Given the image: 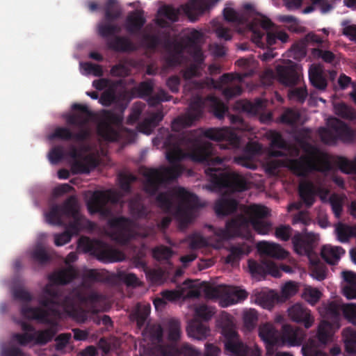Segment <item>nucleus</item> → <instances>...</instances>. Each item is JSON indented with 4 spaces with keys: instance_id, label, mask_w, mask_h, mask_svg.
Segmentation results:
<instances>
[{
    "instance_id": "52",
    "label": "nucleus",
    "mask_w": 356,
    "mask_h": 356,
    "mask_svg": "<svg viewBox=\"0 0 356 356\" xmlns=\"http://www.w3.org/2000/svg\"><path fill=\"white\" fill-rule=\"evenodd\" d=\"M181 323L179 320L172 318L168 323V339L170 341L177 342L181 338Z\"/></svg>"
},
{
    "instance_id": "23",
    "label": "nucleus",
    "mask_w": 356,
    "mask_h": 356,
    "mask_svg": "<svg viewBox=\"0 0 356 356\" xmlns=\"http://www.w3.org/2000/svg\"><path fill=\"white\" fill-rule=\"evenodd\" d=\"M321 192V188L316 186L311 181H304L300 183L298 193L303 203L307 207H312L316 196Z\"/></svg>"
},
{
    "instance_id": "10",
    "label": "nucleus",
    "mask_w": 356,
    "mask_h": 356,
    "mask_svg": "<svg viewBox=\"0 0 356 356\" xmlns=\"http://www.w3.org/2000/svg\"><path fill=\"white\" fill-rule=\"evenodd\" d=\"M122 122V118L120 115L112 111L104 110L101 113V119L97 126V134L106 141H117L119 134L112 125L119 126Z\"/></svg>"
},
{
    "instance_id": "56",
    "label": "nucleus",
    "mask_w": 356,
    "mask_h": 356,
    "mask_svg": "<svg viewBox=\"0 0 356 356\" xmlns=\"http://www.w3.org/2000/svg\"><path fill=\"white\" fill-rule=\"evenodd\" d=\"M337 163L341 172L346 174H356V157L353 160H349L341 156L338 158Z\"/></svg>"
},
{
    "instance_id": "19",
    "label": "nucleus",
    "mask_w": 356,
    "mask_h": 356,
    "mask_svg": "<svg viewBox=\"0 0 356 356\" xmlns=\"http://www.w3.org/2000/svg\"><path fill=\"white\" fill-rule=\"evenodd\" d=\"M278 81L285 86H293L298 83L300 75L298 65L290 62L286 65H277L275 69Z\"/></svg>"
},
{
    "instance_id": "32",
    "label": "nucleus",
    "mask_w": 356,
    "mask_h": 356,
    "mask_svg": "<svg viewBox=\"0 0 356 356\" xmlns=\"http://www.w3.org/2000/svg\"><path fill=\"white\" fill-rule=\"evenodd\" d=\"M237 207L236 200L222 197L215 202L214 211L218 216H225L235 212Z\"/></svg>"
},
{
    "instance_id": "24",
    "label": "nucleus",
    "mask_w": 356,
    "mask_h": 356,
    "mask_svg": "<svg viewBox=\"0 0 356 356\" xmlns=\"http://www.w3.org/2000/svg\"><path fill=\"white\" fill-rule=\"evenodd\" d=\"M225 350L230 356H260L257 351L248 347L240 339L225 341Z\"/></svg>"
},
{
    "instance_id": "60",
    "label": "nucleus",
    "mask_w": 356,
    "mask_h": 356,
    "mask_svg": "<svg viewBox=\"0 0 356 356\" xmlns=\"http://www.w3.org/2000/svg\"><path fill=\"white\" fill-rule=\"evenodd\" d=\"M243 320L244 326L249 330H253L258 321L257 312L254 309H250L243 312Z\"/></svg>"
},
{
    "instance_id": "6",
    "label": "nucleus",
    "mask_w": 356,
    "mask_h": 356,
    "mask_svg": "<svg viewBox=\"0 0 356 356\" xmlns=\"http://www.w3.org/2000/svg\"><path fill=\"white\" fill-rule=\"evenodd\" d=\"M78 246L84 252L90 254L104 263H113L124 259V254L120 250L110 248L100 240L81 236L79 239Z\"/></svg>"
},
{
    "instance_id": "12",
    "label": "nucleus",
    "mask_w": 356,
    "mask_h": 356,
    "mask_svg": "<svg viewBox=\"0 0 356 356\" xmlns=\"http://www.w3.org/2000/svg\"><path fill=\"white\" fill-rule=\"evenodd\" d=\"M108 224L113 229V238L121 245L128 244L136 236L133 222L128 218L113 217L108 220Z\"/></svg>"
},
{
    "instance_id": "64",
    "label": "nucleus",
    "mask_w": 356,
    "mask_h": 356,
    "mask_svg": "<svg viewBox=\"0 0 356 356\" xmlns=\"http://www.w3.org/2000/svg\"><path fill=\"white\" fill-rule=\"evenodd\" d=\"M312 54L314 58H321L327 63H333L335 60V54L328 50H323L320 48H314L312 50Z\"/></svg>"
},
{
    "instance_id": "28",
    "label": "nucleus",
    "mask_w": 356,
    "mask_h": 356,
    "mask_svg": "<svg viewBox=\"0 0 356 356\" xmlns=\"http://www.w3.org/2000/svg\"><path fill=\"white\" fill-rule=\"evenodd\" d=\"M257 248L261 254L269 257L285 259L288 256V252L279 244L263 241L258 243Z\"/></svg>"
},
{
    "instance_id": "38",
    "label": "nucleus",
    "mask_w": 356,
    "mask_h": 356,
    "mask_svg": "<svg viewBox=\"0 0 356 356\" xmlns=\"http://www.w3.org/2000/svg\"><path fill=\"white\" fill-rule=\"evenodd\" d=\"M309 79L313 87L325 90L327 86V81L324 76L322 69L319 67H314L309 70Z\"/></svg>"
},
{
    "instance_id": "58",
    "label": "nucleus",
    "mask_w": 356,
    "mask_h": 356,
    "mask_svg": "<svg viewBox=\"0 0 356 356\" xmlns=\"http://www.w3.org/2000/svg\"><path fill=\"white\" fill-rule=\"evenodd\" d=\"M214 313L212 307L204 304L200 305L195 307V318L200 321H208L212 318Z\"/></svg>"
},
{
    "instance_id": "34",
    "label": "nucleus",
    "mask_w": 356,
    "mask_h": 356,
    "mask_svg": "<svg viewBox=\"0 0 356 356\" xmlns=\"http://www.w3.org/2000/svg\"><path fill=\"white\" fill-rule=\"evenodd\" d=\"M145 22L142 11H134L127 17V30L131 34H136L141 30Z\"/></svg>"
},
{
    "instance_id": "46",
    "label": "nucleus",
    "mask_w": 356,
    "mask_h": 356,
    "mask_svg": "<svg viewBox=\"0 0 356 356\" xmlns=\"http://www.w3.org/2000/svg\"><path fill=\"white\" fill-rule=\"evenodd\" d=\"M246 223V220L242 217L228 221L225 226V234L228 236H238L242 227L245 226Z\"/></svg>"
},
{
    "instance_id": "51",
    "label": "nucleus",
    "mask_w": 356,
    "mask_h": 356,
    "mask_svg": "<svg viewBox=\"0 0 356 356\" xmlns=\"http://www.w3.org/2000/svg\"><path fill=\"white\" fill-rule=\"evenodd\" d=\"M248 214L249 216L250 222L252 224L255 221L264 220L268 214V210L267 207L261 205L250 206Z\"/></svg>"
},
{
    "instance_id": "39",
    "label": "nucleus",
    "mask_w": 356,
    "mask_h": 356,
    "mask_svg": "<svg viewBox=\"0 0 356 356\" xmlns=\"http://www.w3.org/2000/svg\"><path fill=\"white\" fill-rule=\"evenodd\" d=\"M316 337L321 346H325L331 341L332 338V324L326 321H321L318 327Z\"/></svg>"
},
{
    "instance_id": "31",
    "label": "nucleus",
    "mask_w": 356,
    "mask_h": 356,
    "mask_svg": "<svg viewBox=\"0 0 356 356\" xmlns=\"http://www.w3.org/2000/svg\"><path fill=\"white\" fill-rule=\"evenodd\" d=\"M229 253L225 259L227 264L235 266L244 255L248 254L251 252V248L245 243H238L230 247Z\"/></svg>"
},
{
    "instance_id": "45",
    "label": "nucleus",
    "mask_w": 356,
    "mask_h": 356,
    "mask_svg": "<svg viewBox=\"0 0 356 356\" xmlns=\"http://www.w3.org/2000/svg\"><path fill=\"white\" fill-rule=\"evenodd\" d=\"M182 6L181 5L179 8H176L171 5H165L159 8V13L170 22H175L179 20L181 13L186 15L181 8Z\"/></svg>"
},
{
    "instance_id": "4",
    "label": "nucleus",
    "mask_w": 356,
    "mask_h": 356,
    "mask_svg": "<svg viewBox=\"0 0 356 356\" xmlns=\"http://www.w3.org/2000/svg\"><path fill=\"white\" fill-rule=\"evenodd\" d=\"M302 149L306 154L290 159L288 168L296 176L307 177L313 172H325L331 170V164L315 146L305 143Z\"/></svg>"
},
{
    "instance_id": "37",
    "label": "nucleus",
    "mask_w": 356,
    "mask_h": 356,
    "mask_svg": "<svg viewBox=\"0 0 356 356\" xmlns=\"http://www.w3.org/2000/svg\"><path fill=\"white\" fill-rule=\"evenodd\" d=\"M345 254V250L339 246L324 245L322 248L321 257L329 264L334 265L340 259L341 255Z\"/></svg>"
},
{
    "instance_id": "20",
    "label": "nucleus",
    "mask_w": 356,
    "mask_h": 356,
    "mask_svg": "<svg viewBox=\"0 0 356 356\" xmlns=\"http://www.w3.org/2000/svg\"><path fill=\"white\" fill-rule=\"evenodd\" d=\"M184 284L188 288L185 296L189 298H198L202 293H204L206 298L209 299L218 298L222 295L220 286H212L206 282H202L200 286H196L191 282L188 283L185 282Z\"/></svg>"
},
{
    "instance_id": "18",
    "label": "nucleus",
    "mask_w": 356,
    "mask_h": 356,
    "mask_svg": "<svg viewBox=\"0 0 356 356\" xmlns=\"http://www.w3.org/2000/svg\"><path fill=\"white\" fill-rule=\"evenodd\" d=\"M203 102L200 97L193 100L189 106V113L186 117H178L172 122V129L179 131L182 129L190 127L192 122L201 117L202 114Z\"/></svg>"
},
{
    "instance_id": "48",
    "label": "nucleus",
    "mask_w": 356,
    "mask_h": 356,
    "mask_svg": "<svg viewBox=\"0 0 356 356\" xmlns=\"http://www.w3.org/2000/svg\"><path fill=\"white\" fill-rule=\"evenodd\" d=\"M163 47L168 53L180 56L187 47L186 43L176 39L167 38L163 40Z\"/></svg>"
},
{
    "instance_id": "47",
    "label": "nucleus",
    "mask_w": 356,
    "mask_h": 356,
    "mask_svg": "<svg viewBox=\"0 0 356 356\" xmlns=\"http://www.w3.org/2000/svg\"><path fill=\"white\" fill-rule=\"evenodd\" d=\"M355 228L356 225L353 226H350L346 224L339 223L335 229L337 239L341 243L348 242L350 238L353 237Z\"/></svg>"
},
{
    "instance_id": "36",
    "label": "nucleus",
    "mask_w": 356,
    "mask_h": 356,
    "mask_svg": "<svg viewBox=\"0 0 356 356\" xmlns=\"http://www.w3.org/2000/svg\"><path fill=\"white\" fill-rule=\"evenodd\" d=\"M341 311H342V307L335 301L323 303L319 308V312L324 318L331 319L334 322L339 320Z\"/></svg>"
},
{
    "instance_id": "27",
    "label": "nucleus",
    "mask_w": 356,
    "mask_h": 356,
    "mask_svg": "<svg viewBox=\"0 0 356 356\" xmlns=\"http://www.w3.org/2000/svg\"><path fill=\"white\" fill-rule=\"evenodd\" d=\"M186 331L190 337L197 340H204L210 334L209 327L197 318L189 322Z\"/></svg>"
},
{
    "instance_id": "62",
    "label": "nucleus",
    "mask_w": 356,
    "mask_h": 356,
    "mask_svg": "<svg viewBox=\"0 0 356 356\" xmlns=\"http://www.w3.org/2000/svg\"><path fill=\"white\" fill-rule=\"evenodd\" d=\"M149 314L150 307L149 305L138 307L134 316L136 321L137 325L139 328H141L145 325L147 318L149 316Z\"/></svg>"
},
{
    "instance_id": "26",
    "label": "nucleus",
    "mask_w": 356,
    "mask_h": 356,
    "mask_svg": "<svg viewBox=\"0 0 356 356\" xmlns=\"http://www.w3.org/2000/svg\"><path fill=\"white\" fill-rule=\"evenodd\" d=\"M302 331L290 325H284L282 328L281 339L282 342L289 346H298L303 339Z\"/></svg>"
},
{
    "instance_id": "50",
    "label": "nucleus",
    "mask_w": 356,
    "mask_h": 356,
    "mask_svg": "<svg viewBox=\"0 0 356 356\" xmlns=\"http://www.w3.org/2000/svg\"><path fill=\"white\" fill-rule=\"evenodd\" d=\"M173 254V250L170 248L164 245L156 246L152 249L153 257L161 262L163 261L168 263Z\"/></svg>"
},
{
    "instance_id": "49",
    "label": "nucleus",
    "mask_w": 356,
    "mask_h": 356,
    "mask_svg": "<svg viewBox=\"0 0 356 356\" xmlns=\"http://www.w3.org/2000/svg\"><path fill=\"white\" fill-rule=\"evenodd\" d=\"M56 330L54 327H51L44 330L35 331L34 343L37 345L44 346L48 342L51 341L53 337L55 336Z\"/></svg>"
},
{
    "instance_id": "33",
    "label": "nucleus",
    "mask_w": 356,
    "mask_h": 356,
    "mask_svg": "<svg viewBox=\"0 0 356 356\" xmlns=\"http://www.w3.org/2000/svg\"><path fill=\"white\" fill-rule=\"evenodd\" d=\"M108 49L119 52H131L136 50L135 44L127 38L115 36L107 41Z\"/></svg>"
},
{
    "instance_id": "59",
    "label": "nucleus",
    "mask_w": 356,
    "mask_h": 356,
    "mask_svg": "<svg viewBox=\"0 0 356 356\" xmlns=\"http://www.w3.org/2000/svg\"><path fill=\"white\" fill-rule=\"evenodd\" d=\"M288 96L290 99L303 104L308 96L307 88L304 86L291 88L289 90Z\"/></svg>"
},
{
    "instance_id": "8",
    "label": "nucleus",
    "mask_w": 356,
    "mask_h": 356,
    "mask_svg": "<svg viewBox=\"0 0 356 356\" xmlns=\"http://www.w3.org/2000/svg\"><path fill=\"white\" fill-rule=\"evenodd\" d=\"M72 108L77 112L69 115L66 118V122L70 125L80 128L77 133H73L72 139L84 141L90 136V132L85 129V127L94 118L95 114L88 108V106L81 104L75 103L72 106Z\"/></svg>"
},
{
    "instance_id": "21",
    "label": "nucleus",
    "mask_w": 356,
    "mask_h": 356,
    "mask_svg": "<svg viewBox=\"0 0 356 356\" xmlns=\"http://www.w3.org/2000/svg\"><path fill=\"white\" fill-rule=\"evenodd\" d=\"M287 312L292 321L304 325L307 329L311 327L314 322L311 311L302 304H294L288 309Z\"/></svg>"
},
{
    "instance_id": "22",
    "label": "nucleus",
    "mask_w": 356,
    "mask_h": 356,
    "mask_svg": "<svg viewBox=\"0 0 356 356\" xmlns=\"http://www.w3.org/2000/svg\"><path fill=\"white\" fill-rule=\"evenodd\" d=\"M219 0H189L181 6L186 15L191 22H195L198 17L202 15L209 8L211 4Z\"/></svg>"
},
{
    "instance_id": "7",
    "label": "nucleus",
    "mask_w": 356,
    "mask_h": 356,
    "mask_svg": "<svg viewBox=\"0 0 356 356\" xmlns=\"http://www.w3.org/2000/svg\"><path fill=\"white\" fill-rule=\"evenodd\" d=\"M328 128L320 127L318 130L321 141L326 145H335L338 140L351 143L355 139L354 131L344 122L337 118L327 120Z\"/></svg>"
},
{
    "instance_id": "14",
    "label": "nucleus",
    "mask_w": 356,
    "mask_h": 356,
    "mask_svg": "<svg viewBox=\"0 0 356 356\" xmlns=\"http://www.w3.org/2000/svg\"><path fill=\"white\" fill-rule=\"evenodd\" d=\"M243 8L248 14H256L259 18L254 19V22L250 23V29L252 32V40L257 46L261 47L264 45L262 39L264 36V30H270L274 25L272 21L266 16L257 13L254 10V6L251 3H245L243 5Z\"/></svg>"
},
{
    "instance_id": "13",
    "label": "nucleus",
    "mask_w": 356,
    "mask_h": 356,
    "mask_svg": "<svg viewBox=\"0 0 356 356\" xmlns=\"http://www.w3.org/2000/svg\"><path fill=\"white\" fill-rule=\"evenodd\" d=\"M202 134L210 140L224 143L220 144L221 149H237L240 146V138L229 128H209L202 131Z\"/></svg>"
},
{
    "instance_id": "2",
    "label": "nucleus",
    "mask_w": 356,
    "mask_h": 356,
    "mask_svg": "<svg viewBox=\"0 0 356 356\" xmlns=\"http://www.w3.org/2000/svg\"><path fill=\"white\" fill-rule=\"evenodd\" d=\"M76 277V271L73 266L53 273L49 276L52 284H47L42 294L39 297L40 305L44 307H32L26 304L22 305L21 314L25 318L36 320L44 324H52L50 315L59 314L58 308L75 314L78 312L76 302L95 304L101 300V296L96 292L86 295L79 290L65 294L57 285H64L72 282Z\"/></svg>"
},
{
    "instance_id": "29",
    "label": "nucleus",
    "mask_w": 356,
    "mask_h": 356,
    "mask_svg": "<svg viewBox=\"0 0 356 356\" xmlns=\"http://www.w3.org/2000/svg\"><path fill=\"white\" fill-rule=\"evenodd\" d=\"M162 356H201L199 350L188 343H184L179 348L175 346H167L161 351Z\"/></svg>"
},
{
    "instance_id": "53",
    "label": "nucleus",
    "mask_w": 356,
    "mask_h": 356,
    "mask_svg": "<svg viewBox=\"0 0 356 356\" xmlns=\"http://www.w3.org/2000/svg\"><path fill=\"white\" fill-rule=\"evenodd\" d=\"M97 29L99 35L104 38L115 35L120 31V27L118 24L107 21L99 24Z\"/></svg>"
},
{
    "instance_id": "35",
    "label": "nucleus",
    "mask_w": 356,
    "mask_h": 356,
    "mask_svg": "<svg viewBox=\"0 0 356 356\" xmlns=\"http://www.w3.org/2000/svg\"><path fill=\"white\" fill-rule=\"evenodd\" d=\"M129 208L131 214L136 218H146L148 216L149 211L144 204L143 197L137 194L129 202Z\"/></svg>"
},
{
    "instance_id": "41",
    "label": "nucleus",
    "mask_w": 356,
    "mask_h": 356,
    "mask_svg": "<svg viewBox=\"0 0 356 356\" xmlns=\"http://www.w3.org/2000/svg\"><path fill=\"white\" fill-rule=\"evenodd\" d=\"M121 8L117 0H106L104 6V20L113 22L120 18Z\"/></svg>"
},
{
    "instance_id": "3",
    "label": "nucleus",
    "mask_w": 356,
    "mask_h": 356,
    "mask_svg": "<svg viewBox=\"0 0 356 356\" xmlns=\"http://www.w3.org/2000/svg\"><path fill=\"white\" fill-rule=\"evenodd\" d=\"M156 202L161 209L173 214L183 225L192 221L193 210L200 206L198 197L183 187L175 189L172 195L168 192L159 193Z\"/></svg>"
},
{
    "instance_id": "11",
    "label": "nucleus",
    "mask_w": 356,
    "mask_h": 356,
    "mask_svg": "<svg viewBox=\"0 0 356 356\" xmlns=\"http://www.w3.org/2000/svg\"><path fill=\"white\" fill-rule=\"evenodd\" d=\"M120 197L118 193L111 190L95 191L87 203L88 211L92 214L107 216L110 213V209L106 207L107 204H116L119 202Z\"/></svg>"
},
{
    "instance_id": "57",
    "label": "nucleus",
    "mask_w": 356,
    "mask_h": 356,
    "mask_svg": "<svg viewBox=\"0 0 356 356\" xmlns=\"http://www.w3.org/2000/svg\"><path fill=\"white\" fill-rule=\"evenodd\" d=\"M247 297L248 293L245 290L234 287L229 291L226 301L228 305H234L246 299Z\"/></svg>"
},
{
    "instance_id": "15",
    "label": "nucleus",
    "mask_w": 356,
    "mask_h": 356,
    "mask_svg": "<svg viewBox=\"0 0 356 356\" xmlns=\"http://www.w3.org/2000/svg\"><path fill=\"white\" fill-rule=\"evenodd\" d=\"M68 155L73 159L71 170L74 174L89 173L98 165L97 159L91 154L83 155L76 147L72 146Z\"/></svg>"
},
{
    "instance_id": "40",
    "label": "nucleus",
    "mask_w": 356,
    "mask_h": 356,
    "mask_svg": "<svg viewBox=\"0 0 356 356\" xmlns=\"http://www.w3.org/2000/svg\"><path fill=\"white\" fill-rule=\"evenodd\" d=\"M259 335L267 345L273 346L277 343V330L272 324L266 323L261 325L259 329Z\"/></svg>"
},
{
    "instance_id": "1",
    "label": "nucleus",
    "mask_w": 356,
    "mask_h": 356,
    "mask_svg": "<svg viewBox=\"0 0 356 356\" xmlns=\"http://www.w3.org/2000/svg\"><path fill=\"white\" fill-rule=\"evenodd\" d=\"M164 146L166 159L171 165L149 169L143 174L145 178L144 191L149 195H156L163 184L181 175L183 169L179 162L186 156L207 165L204 172L209 177V184L206 186L209 191L234 193L248 189L247 181L242 175L226 170L222 163L223 159L216 156V149L213 144L203 141L193 133L169 134L165 140Z\"/></svg>"
},
{
    "instance_id": "44",
    "label": "nucleus",
    "mask_w": 356,
    "mask_h": 356,
    "mask_svg": "<svg viewBox=\"0 0 356 356\" xmlns=\"http://www.w3.org/2000/svg\"><path fill=\"white\" fill-rule=\"evenodd\" d=\"M116 84L112 83L106 89L100 96L99 102L104 106H110L113 104H115L120 101V97L116 93Z\"/></svg>"
},
{
    "instance_id": "55",
    "label": "nucleus",
    "mask_w": 356,
    "mask_h": 356,
    "mask_svg": "<svg viewBox=\"0 0 356 356\" xmlns=\"http://www.w3.org/2000/svg\"><path fill=\"white\" fill-rule=\"evenodd\" d=\"M209 99L213 115L218 119L223 118L225 113L227 111L226 105L216 97H211Z\"/></svg>"
},
{
    "instance_id": "16",
    "label": "nucleus",
    "mask_w": 356,
    "mask_h": 356,
    "mask_svg": "<svg viewBox=\"0 0 356 356\" xmlns=\"http://www.w3.org/2000/svg\"><path fill=\"white\" fill-rule=\"evenodd\" d=\"M67 218H72L66 226L65 229L72 233V236L78 234L83 229L86 223H90V221L86 220L79 212L77 207V200L75 196H70L65 200Z\"/></svg>"
},
{
    "instance_id": "42",
    "label": "nucleus",
    "mask_w": 356,
    "mask_h": 356,
    "mask_svg": "<svg viewBox=\"0 0 356 356\" xmlns=\"http://www.w3.org/2000/svg\"><path fill=\"white\" fill-rule=\"evenodd\" d=\"M343 338L346 353L349 355L356 353V331L350 327L343 330Z\"/></svg>"
},
{
    "instance_id": "63",
    "label": "nucleus",
    "mask_w": 356,
    "mask_h": 356,
    "mask_svg": "<svg viewBox=\"0 0 356 356\" xmlns=\"http://www.w3.org/2000/svg\"><path fill=\"white\" fill-rule=\"evenodd\" d=\"M321 295V291L318 289L309 286L305 289L302 296L307 302L314 305L319 301Z\"/></svg>"
},
{
    "instance_id": "61",
    "label": "nucleus",
    "mask_w": 356,
    "mask_h": 356,
    "mask_svg": "<svg viewBox=\"0 0 356 356\" xmlns=\"http://www.w3.org/2000/svg\"><path fill=\"white\" fill-rule=\"evenodd\" d=\"M118 179L120 188L125 193H131V184L137 180V177L132 174H120Z\"/></svg>"
},
{
    "instance_id": "9",
    "label": "nucleus",
    "mask_w": 356,
    "mask_h": 356,
    "mask_svg": "<svg viewBox=\"0 0 356 356\" xmlns=\"http://www.w3.org/2000/svg\"><path fill=\"white\" fill-rule=\"evenodd\" d=\"M154 88V80L149 79L133 87L130 90V94L133 97L145 99L151 106H156L161 102H168L172 98L171 95L162 88H160L156 94L152 95Z\"/></svg>"
},
{
    "instance_id": "54",
    "label": "nucleus",
    "mask_w": 356,
    "mask_h": 356,
    "mask_svg": "<svg viewBox=\"0 0 356 356\" xmlns=\"http://www.w3.org/2000/svg\"><path fill=\"white\" fill-rule=\"evenodd\" d=\"M307 44L304 40L295 42L289 51V56L301 60L307 54Z\"/></svg>"
},
{
    "instance_id": "30",
    "label": "nucleus",
    "mask_w": 356,
    "mask_h": 356,
    "mask_svg": "<svg viewBox=\"0 0 356 356\" xmlns=\"http://www.w3.org/2000/svg\"><path fill=\"white\" fill-rule=\"evenodd\" d=\"M67 217L65 202L61 204H53L45 213L46 221L53 225L65 226L63 217Z\"/></svg>"
},
{
    "instance_id": "43",
    "label": "nucleus",
    "mask_w": 356,
    "mask_h": 356,
    "mask_svg": "<svg viewBox=\"0 0 356 356\" xmlns=\"http://www.w3.org/2000/svg\"><path fill=\"white\" fill-rule=\"evenodd\" d=\"M334 113L342 119L354 120H356V111L350 106L345 102H341L334 104Z\"/></svg>"
},
{
    "instance_id": "25",
    "label": "nucleus",
    "mask_w": 356,
    "mask_h": 356,
    "mask_svg": "<svg viewBox=\"0 0 356 356\" xmlns=\"http://www.w3.org/2000/svg\"><path fill=\"white\" fill-rule=\"evenodd\" d=\"M260 147L257 143H248L242 155L235 157V162L249 169H256L253 159L259 153Z\"/></svg>"
},
{
    "instance_id": "5",
    "label": "nucleus",
    "mask_w": 356,
    "mask_h": 356,
    "mask_svg": "<svg viewBox=\"0 0 356 356\" xmlns=\"http://www.w3.org/2000/svg\"><path fill=\"white\" fill-rule=\"evenodd\" d=\"M292 231L289 225H281L276 227L275 234L283 241H288L291 238L295 252L299 255L310 257L318 244V236L304 229L302 232H296L291 237Z\"/></svg>"
},
{
    "instance_id": "17",
    "label": "nucleus",
    "mask_w": 356,
    "mask_h": 356,
    "mask_svg": "<svg viewBox=\"0 0 356 356\" xmlns=\"http://www.w3.org/2000/svg\"><path fill=\"white\" fill-rule=\"evenodd\" d=\"M248 263L249 272L254 277L264 278L267 275L275 277H280L278 266L268 258H264L260 261L249 259Z\"/></svg>"
}]
</instances>
